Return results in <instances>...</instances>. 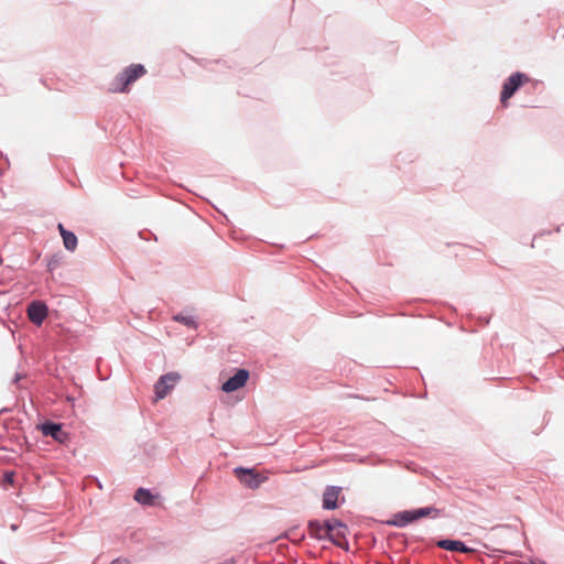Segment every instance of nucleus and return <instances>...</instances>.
<instances>
[{
  "instance_id": "20e7f679",
  "label": "nucleus",
  "mask_w": 564,
  "mask_h": 564,
  "mask_svg": "<svg viewBox=\"0 0 564 564\" xmlns=\"http://www.w3.org/2000/svg\"><path fill=\"white\" fill-rule=\"evenodd\" d=\"M26 315L32 324L40 327L48 315V305L43 300H32L28 304Z\"/></svg>"
},
{
  "instance_id": "0eeeda50",
  "label": "nucleus",
  "mask_w": 564,
  "mask_h": 564,
  "mask_svg": "<svg viewBox=\"0 0 564 564\" xmlns=\"http://www.w3.org/2000/svg\"><path fill=\"white\" fill-rule=\"evenodd\" d=\"M249 379V371L239 369L237 372L223 383V391L229 393L242 388Z\"/></svg>"
},
{
  "instance_id": "393cba45",
  "label": "nucleus",
  "mask_w": 564,
  "mask_h": 564,
  "mask_svg": "<svg viewBox=\"0 0 564 564\" xmlns=\"http://www.w3.org/2000/svg\"><path fill=\"white\" fill-rule=\"evenodd\" d=\"M448 306L451 307V310L456 311L455 306H453V305H448Z\"/></svg>"
},
{
  "instance_id": "4468645a",
  "label": "nucleus",
  "mask_w": 564,
  "mask_h": 564,
  "mask_svg": "<svg viewBox=\"0 0 564 564\" xmlns=\"http://www.w3.org/2000/svg\"><path fill=\"white\" fill-rule=\"evenodd\" d=\"M158 496L152 495L148 489L139 488L134 494V499L145 506H154Z\"/></svg>"
},
{
  "instance_id": "412c9836",
  "label": "nucleus",
  "mask_w": 564,
  "mask_h": 564,
  "mask_svg": "<svg viewBox=\"0 0 564 564\" xmlns=\"http://www.w3.org/2000/svg\"><path fill=\"white\" fill-rule=\"evenodd\" d=\"M546 234H551V231H544V230H543V231H541V232H539V234H535V235H534V237H533V239H532L531 247H534L533 241H534V239H535V238H538L539 236L546 235Z\"/></svg>"
},
{
  "instance_id": "f8f14e48",
  "label": "nucleus",
  "mask_w": 564,
  "mask_h": 564,
  "mask_svg": "<svg viewBox=\"0 0 564 564\" xmlns=\"http://www.w3.org/2000/svg\"><path fill=\"white\" fill-rule=\"evenodd\" d=\"M413 510L398 512L393 516V519L388 521L389 525H394L399 528H403L409 523L415 521V517L413 516Z\"/></svg>"
},
{
  "instance_id": "6e6552de",
  "label": "nucleus",
  "mask_w": 564,
  "mask_h": 564,
  "mask_svg": "<svg viewBox=\"0 0 564 564\" xmlns=\"http://www.w3.org/2000/svg\"><path fill=\"white\" fill-rule=\"evenodd\" d=\"M40 430L43 435L51 436L58 443H65L68 438L67 433L63 431L61 424L46 422L40 425Z\"/></svg>"
},
{
  "instance_id": "1a4fd4ad",
  "label": "nucleus",
  "mask_w": 564,
  "mask_h": 564,
  "mask_svg": "<svg viewBox=\"0 0 564 564\" xmlns=\"http://www.w3.org/2000/svg\"><path fill=\"white\" fill-rule=\"evenodd\" d=\"M56 228H57L59 236L63 240L64 248L69 252H74L78 246V238H77L76 234L74 231L67 229L62 223H58Z\"/></svg>"
},
{
  "instance_id": "2eb2a0df",
  "label": "nucleus",
  "mask_w": 564,
  "mask_h": 564,
  "mask_svg": "<svg viewBox=\"0 0 564 564\" xmlns=\"http://www.w3.org/2000/svg\"><path fill=\"white\" fill-rule=\"evenodd\" d=\"M308 530H310V534L316 539H326V534H325V531H326V521L325 522H319L317 520H313V521H310L308 522Z\"/></svg>"
},
{
  "instance_id": "9d476101",
  "label": "nucleus",
  "mask_w": 564,
  "mask_h": 564,
  "mask_svg": "<svg viewBox=\"0 0 564 564\" xmlns=\"http://www.w3.org/2000/svg\"><path fill=\"white\" fill-rule=\"evenodd\" d=\"M341 488L329 486L323 494V508L327 510H334L338 507L337 501L340 495Z\"/></svg>"
},
{
  "instance_id": "ddd939ff",
  "label": "nucleus",
  "mask_w": 564,
  "mask_h": 564,
  "mask_svg": "<svg viewBox=\"0 0 564 564\" xmlns=\"http://www.w3.org/2000/svg\"><path fill=\"white\" fill-rule=\"evenodd\" d=\"M173 321L177 322L187 328L191 329H197L199 326V322L196 316L187 314L186 312L182 311L173 315Z\"/></svg>"
},
{
  "instance_id": "b1692460",
  "label": "nucleus",
  "mask_w": 564,
  "mask_h": 564,
  "mask_svg": "<svg viewBox=\"0 0 564 564\" xmlns=\"http://www.w3.org/2000/svg\"><path fill=\"white\" fill-rule=\"evenodd\" d=\"M139 236H140L142 239H147V238L143 236V232H142V231H140V232H139Z\"/></svg>"
},
{
  "instance_id": "4be33fe9",
  "label": "nucleus",
  "mask_w": 564,
  "mask_h": 564,
  "mask_svg": "<svg viewBox=\"0 0 564 564\" xmlns=\"http://www.w3.org/2000/svg\"><path fill=\"white\" fill-rule=\"evenodd\" d=\"M6 480L11 484L13 481V474H7Z\"/></svg>"
},
{
  "instance_id": "7ed1b4c3",
  "label": "nucleus",
  "mask_w": 564,
  "mask_h": 564,
  "mask_svg": "<svg viewBox=\"0 0 564 564\" xmlns=\"http://www.w3.org/2000/svg\"><path fill=\"white\" fill-rule=\"evenodd\" d=\"M234 474L243 486L250 489H257L268 480V476L257 473L252 468L237 467L234 469Z\"/></svg>"
},
{
  "instance_id": "dca6fc26",
  "label": "nucleus",
  "mask_w": 564,
  "mask_h": 564,
  "mask_svg": "<svg viewBox=\"0 0 564 564\" xmlns=\"http://www.w3.org/2000/svg\"><path fill=\"white\" fill-rule=\"evenodd\" d=\"M45 260H46V270L50 273H53L56 270V268L59 267L64 262L65 254L62 251H57V252L51 254L50 257H46Z\"/></svg>"
},
{
  "instance_id": "f257e3e1",
  "label": "nucleus",
  "mask_w": 564,
  "mask_h": 564,
  "mask_svg": "<svg viewBox=\"0 0 564 564\" xmlns=\"http://www.w3.org/2000/svg\"><path fill=\"white\" fill-rule=\"evenodd\" d=\"M147 68L141 63H133L126 66L110 82L108 91L112 94H128L131 86L147 74Z\"/></svg>"
},
{
  "instance_id": "aec40b11",
  "label": "nucleus",
  "mask_w": 564,
  "mask_h": 564,
  "mask_svg": "<svg viewBox=\"0 0 564 564\" xmlns=\"http://www.w3.org/2000/svg\"><path fill=\"white\" fill-rule=\"evenodd\" d=\"M110 564H130L127 558H116Z\"/></svg>"
},
{
  "instance_id": "5701e85b",
  "label": "nucleus",
  "mask_w": 564,
  "mask_h": 564,
  "mask_svg": "<svg viewBox=\"0 0 564 564\" xmlns=\"http://www.w3.org/2000/svg\"><path fill=\"white\" fill-rule=\"evenodd\" d=\"M554 352H556V354L564 352V347L562 349H556Z\"/></svg>"
},
{
  "instance_id": "f03ea898",
  "label": "nucleus",
  "mask_w": 564,
  "mask_h": 564,
  "mask_svg": "<svg viewBox=\"0 0 564 564\" xmlns=\"http://www.w3.org/2000/svg\"><path fill=\"white\" fill-rule=\"evenodd\" d=\"M531 82L528 74L517 70L509 75L502 83L500 90V104L507 108L509 100L527 84Z\"/></svg>"
},
{
  "instance_id": "f3484780",
  "label": "nucleus",
  "mask_w": 564,
  "mask_h": 564,
  "mask_svg": "<svg viewBox=\"0 0 564 564\" xmlns=\"http://www.w3.org/2000/svg\"><path fill=\"white\" fill-rule=\"evenodd\" d=\"M413 513L416 521L425 517L437 518L441 514V510L434 507H424L413 510Z\"/></svg>"
},
{
  "instance_id": "423d86ee",
  "label": "nucleus",
  "mask_w": 564,
  "mask_h": 564,
  "mask_svg": "<svg viewBox=\"0 0 564 564\" xmlns=\"http://www.w3.org/2000/svg\"><path fill=\"white\" fill-rule=\"evenodd\" d=\"M178 379H180V376L176 372H170V373L162 376L154 387L156 400L165 398L167 395V393L176 384Z\"/></svg>"
},
{
  "instance_id": "39448f33",
  "label": "nucleus",
  "mask_w": 564,
  "mask_h": 564,
  "mask_svg": "<svg viewBox=\"0 0 564 564\" xmlns=\"http://www.w3.org/2000/svg\"><path fill=\"white\" fill-rule=\"evenodd\" d=\"M347 531V527L337 519L326 521V538L338 546L343 545V541L346 539Z\"/></svg>"
},
{
  "instance_id": "6ab92c4d",
  "label": "nucleus",
  "mask_w": 564,
  "mask_h": 564,
  "mask_svg": "<svg viewBox=\"0 0 564 564\" xmlns=\"http://www.w3.org/2000/svg\"><path fill=\"white\" fill-rule=\"evenodd\" d=\"M72 340L68 343V350L69 352H74L75 350L77 349H80V346L79 345H76V343L78 341V338L77 337H73L70 338Z\"/></svg>"
},
{
  "instance_id": "9b49d317",
  "label": "nucleus",
  "mask_w": 564,
  "mask_h": 564,
  "mask_svg": "<svg viewBox=\"0 0 564 564\" xmlns=\"http://www.w3.org/2000/svg\"><path fill=\"white\" fill-rule=\"evenodd\" d=\"M437 546L453 552L462 553H474L475 550L466 546L462 541L458 540H441L437 542Z\"/></svg>"
},
{
  "instance_id": "a211bd4d",
  "label": "nucleus",
  "mask_w": 564,
  "mask_h": 564,
  "mask_svg": "<svg viewBox=\"0 0 564 564\" xmlns=\"http://www.w3.org/2000/svg\"><path fill=\"white\" fill-rule=\"evenodd\" d=\"M470 318L471 319H476L477 324L479 326H487L489 323H490V316H478V317H475L474 315H470Z\"/></svg>"
}]
</instances>
